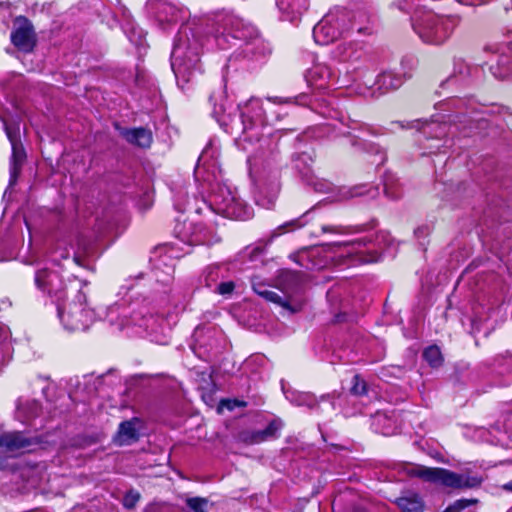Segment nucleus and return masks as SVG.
Masks as SVG:
<instances>
[{"mask_svg": "<svg viewBox=\"0 0 512 512\" xmlns=\"http://www.w3.org/2000/svg\"><path fill=\"white\" fill-rule=\"evenodd\" d=\"M6 466V459L0 456V470L4 469Z\"/></svg>", "mask_w": 512, "mask_h": 512, "instance_id": "obj_35", "label": "nucleus"}, {"mask_svg": "<svg viewBox=\"0 0 512 512\" xmlns=\"http://www.w3.org/2000/svg\"><path fill=\"white\" fill-rule=\"evenodd\" d=\"M302 218H303V216L299 217V218L292 219L290 221H287V222L279 225L271 232V238H276L285 233L293 232L297 229L302 228L305 225L304 222H302Z\"/></svg>", "mask_w": 512, "mask_h": 512, "instance_id": "obj_16", "label": "nucleus"}, {"mask_svg": "<svg viewBox=\"0 0 512 512\" xmlns=\"http://www.w3.org/2000/svg\"><path fill=\"white\" fill-rule=\"evenodd\" d=\"M507 355H509L510 357H512V354L510 352H507Z\"/></svg>", "mask_w": 512, "mask_h": 512, "instance_id": "obj_43", "label": "nucleus"}, {"mask_svg": "<svg viewBox=\"0 0 512 512\" xmlns=\"http://www.w3.org/2000/svg\"><path fill=\"white\" fill-rule=\"evenodd\" d=\"M238 109L240 110L243 133L268 122L263 103L259 98L251 97L243 105L239 104Z\"/></svg>", "mask_w": 512, "mask_h": 512, "instance_id": "obj_4", "label": "nucleus"}, {"mask_svg": "<svg viewBox=\"0 0 512 512\" xmlns=\"http://www.w3.org/2000/svg\"><path fill=\"white\" fill-rule=\"evenodd\" d=\"M407 473L410 477H416L425 482L448 486V470L444 468L416 465Z\"/></svg>", "mask_w": 512, "mask_h": 512, "instance_id": "obj_7", "label": "nucleus"}, {"mask_svg": "<svg viewBox=\"0 0 512 512\" xmlns=\"http://www.w3.org/2000/svg\"><path fill=\"white\" fill-rule=\"evenodd\" d=\"M5 132L8 140L11 143V146H13V144L21 143L18 139L17 131L12 130L8 125H5Z\"/></svg>", "mask_w": 512, "mask_h": 512, "instance_id": "obj_27", "label": "nucleus"}, {"mask_svg": "<svg viewBox=\"0 0 512 512\" xmlns=\"http://www.w3.org/2000/svg\"><path fill=\"white\" fill-rule=\"evenodd\" d=\"M350 393L354 396H364L368 393L367 383L359 374H355L352 378Z\"/></svg>", "mask_w": 512, "mask_h": 512, "instance_id": "obj_18", "label": "nucleus"}, {"mask_svg": "<svg viewBox=\"0 0 512 512\" xmlns=\"http://www.w3.org/2000/svg\"><path fill=\"white\" fill-rule=\"evenodd\" d=\"M73 260H74V262H75L77 265H79V266L81 265V260H80L79 256L74 255Z\"/></svg>", "mask_w": 512, "mask_h": 512, "instance_id": "obj_37", "label": "nucleus"}, {"mask_svg": "<svg viewBox=\"0 0 512 512\" xmlns=\"http://www.w3.org/2000/svg\"><path fill=\"white\" fill-rule=\"evenodd\" d=\"M427 20L433 23V26L421 28L419 30H417V28L414 27L415 31L419 34L420 38L426 43L435 45L443 44L447 38V33L444 25L435 24L434 22L437 19L434 15L431 14L427 15Z\"/></svg>", "mask_w": 512, "mask_h": 512, "instance_id": "obj_9", "label": "nucleus"}, {"mask_svg": "<svg viewBox=\"0 0 512 512\" xmlns=\"http://www.w3.org/2000/svg\"><path fill=\"white\" fill-rule=\"evenodd\" d=\"M350 197H358L364 194L361 187H354L349 191Z\"/></svg>", "mask_w": 512, "mask_h": 512, "instance_id": "obj_30", "label": "nucleus"}, {"mask_svg": "<svg viewBox=\"0 0 512 512\" xmlns=\"http://www.w3.org/2000/svg\"><path fill=\"white\" fill-rule=\"evenodd\" d=\"M506 60H507V59H503V60L501 61V63H500V64H501V65L506 64V62H507Z\"/></svg>", "mask_w": 512, "mask_h": 512, "instance_id": "obj_40", "label": "nucleus"}, {"mask_svg": "<svg viewBox=\"0 0 512 512\" xmlns=\"http://www.w3.org/2000/svg\"><path fill=\"white\" fill-rule=\"evenodd\" d=\"M187 507L193 512H208V499L203 497H190L185 501Z\"/></svg>", "mask_w": 512, "mask_h": 512, "instance_id": "obj_19", "label": "nucleus"}, {"mask_svg": "<svg viewBox=\"0 0 512 512\" xmlns=\"http://www.w3.org/2000/svg\"><path fill=\"white\" fill-rule=\"evenodd\" d=\"M212 101H213V96H212V95H210V96H209V102H210V103H212Z\"/></svg>", "mask_w": 512, "mask_h": 512, "instance_id": "obj_41", "label": "nucleus"}, {"mask_svg": "<svg viewBox=\"0 0 512 512\" xmlns=\"http://www.w3.org/2000/svg\"><path fill=\"white\" fill-rule=\"evenodd\" d=\"M235 289V283L233 281L221 282L216 288V292L220 295H230Z\"/></svg>", "mask_w": 512, "mask_h": 512, "instance_id": "obj_23", "label": "nucleus"}, {"mask_svg": "<svg viewBox=\"0 0 512 512\" xmlns=\"http://www.w3.org/2000/svg\"><path fill=\"white\" fill-rule=\"evenodd\" d=\"M442 512H449L448 507H446Z\"/></svg>", "mask_w": 512, "mask_h": 512, "instance_id": "obj_42", "label": "nucleus"}, {"mask_svg": "<svg viewBox=\"0 0 512 512\" xmlns=\"http://www.w3.org/2000/svg\"><path fill=\"white\" fill-rule=\"evenodd\" d=\"M42 441L39 437L28 436L24 431H12L0 434V448L6 452H16L29 449Z\"/></svg>", "mask_w": 512, "mask_h": 512, "instance_id": "obj_6", "label": "nucleus"}, {"mask_svg": "<svg viewBox=\"0 0 512 512\" xmlns=\"http://www.w3.org/2000/svg\"><path fill=\"white\" fill-rule=\"evenodd\" d=\"M62 258H63V259H67V258H68V253L63 254V255H62Z\"/></svg>", "mask_w": 512, "mask_h": 512, "instance_id": "obj_39", "label": "nucleus"}, {"mask_svg": "<svg viewBox=\"0 0 512 512\" xmlns=\"http://www.w3.org/2000/svg\"><path fill=\"white\" fill-rule=\"evenodd\" d=\"M324 70H326L324 67H315L310 70L307 75L308 82L310 80H315L317 77H322Z\"/></svg>", "mask_w": 512, "mask_h": 512, "instance_id": "obj_28", "label": "nucleus"}, {"mask_svg": "<svg viewBox=\"0 0 512 512\" xmlns=\"http://www.w3.org/2000/svg\"><path fill=\"white\" fill-rule=\"evenodd\" d=\"M36 287L51 297H55L57 301L66 298V286L62 276L54 270L42 268L36 271L34 276Z\"/></svg>", "mask_w": 512, "mask_h": 512, "instance_id": "obj_3", "label": "nucleus"}, {"mask_svg": "<svg viewBox=\"0 0 512 512\" xmlns=\"http://www.w3.org/2000/svg\"><path fill=\"white\" fill-rule=\"evenodd\" d=\"M268 100L273 102V103H275V104H280V103H284L285 102L280 97H268Z\"/></svg>", "mask_w": 512, "mask_h": 512, "instance_id": "obj_33", "label": "nucleus"}, {"mask_svg": "<svg viewBox=\"0 0 512 512\" xmlns=\"http://www.w3.org/2000/svg\"><path fill=\"white\" fill-rule=\"evenodd\" d=\"M201 243H202V241H200V240H190L189 241V244H191V245H196V244H201Z\"/></svg>", "mask_w": 512, "mask_h": 512, "instance_id": "obj_38", "label": "nucleus"}, {"mask_svg": "<svg viewBox=\"0 0 512 512\" xmlns=\"http://www.w3.org/2000/svg\"><path fill=\"white\" fill-rule=\"evenodd\" d=\"M21 170H22V167L10 165V169H9V174H10L9 184L10 185H14L17 182V179L21 173Z\"/></svg>", "mask_w": 512, "mask_h": 512, "instance_id": "obj_26", "label": "nucleus"}, {"mask_svg": "<svg viewBox=\"0 0 512 512\" xmlns=\"http://www.w3.org/2000/svg\"><path fill=\"white\" fill-rule=\"evenodd\" d=\"M503 488L507 491H511L512 492V480L510 482H508L507 484H505L503 486Z\"/></svg>", "mask_w": 512, "mask_h": 512, "instance_id": "obj_36", "label": "nucleus"}, {"mask_svg": "<svg viewBox=\"0 0 512 512\" xmlns=\"http://www.w3.org/2000/svg\"><path fill=\"white\" fill-rule=\"evenodd\" d=\"M445 116H433L430 121L425 122L423 133L430 138L442 139L448 135V124Z\"/></svg>", "mask_w": 512, "mask_h": 512, "instance_id": "obj_12", "label": "nucleus"}, {"mask_svg": "<svg viewBox=\"0 0 512 512\" xmlns=\"http://www.w3.org/2000/svg\"><path fill=\"white\" fill-rule=\"evenodd\" d=\"M481 478L476 476L450 472V488H474L481 484Z\"/></svg>", "mask_w": 512, "mask_h": 512, "instance_id": "obj_14", "label": "nucleus"}, {"mask_svg": "<svg viewBox=\"0 0 512 512\" xmlns=\"http://www.w3.org/2000/svg\"><path fill=\"white\" fill-rule=\"evenodd\" d=\"M422 357L432 368H438L444 362L442 352L435 344L426 347L422 353Z\"/></svg>", "mask_w": 512, "mask_h": 512, "instance_id": "obj_15", "label": "nucleus"}, {"mask_svg": "<svg viewBox=\"0 0 512 512\" xmlns=\"http://www.w3.org/2000/svg\"><path fill=\"white\" fill-rule=\"evenodd\" d=\"M346 320V314L345 313H338L334 316L332 322L333 323H341Z\"/></svg>", "mask_w": 512, "mask_h": 512, "instance_id": "obj_32", "label": "nucleus"}, {"mask_svg": "<svg viewBox=\"0 0 512 512\" xmlns=\"http://www.w3.org/2000/svg\"><path fill=\"white\" fill-rule=\"evenodd\" d=\"M11 43L19 51L32 52L37 45V35L32 22L24 15L14 19V27L10 35Z\"/></svg>", "mask_w": 512, "mask_h": 512, "instance_id": "obj_2", "label": "nucleus"}, {"mask_svg": "<svg viewBox=\"0 0 512 512\" xmlns=\"http://www.w3.org/2000/svg\"><path fill=\"white\" fill-rule=\"evenodd\" d=\"M326 30V26L320 22L318 23L314 29H313V36H314V39L317 43L319 44H327L329 41H332L334 39V35H332L330 38H323L321 39V34L325 35V36H329V31H325Z\"/></svg>", "mask_w": 512, "mask_h": 512, "instance_id": "obj_21", "label": "nucleus"}, {"mask_svg": "<svg viewBox=\"0 0 512 512\" xmlns=\"http://www.w3.org/2000/svg\"><path fill=\"white\" fill-rule=\"evenodd\" d=\"M284 424L281 419H272L266 428L262 430H244L238 435L241 442L246 445L260 444L270 439H276L279 437L278 432L283 428Z\"/></svg>", "mask_w": 512, "mask_h": 512, "instance_id": "obj_5", "label": "nucleus"}, {"mask_svg": "<svg viewBox=\"0 0 512 512\" xmlns=\"http://www.w3.org/2000/svg\"><path fill=\"white\" fill-rule=\"evenodd\" d=\"M253 291L265 299L268 302L277 304L282 307H289V303L287 301H283L282 297L273 290H270L263 283H253L252 285Z\"/></svg>", "mask_w": 512, "mask_h": 512, "instance_id": "obj_13", "label": "nucleus"}, {"mask_svg": "<svg viewBox=\"0 0 512 512\" xmlns=\"http://www.w3.org/2000/svg\"><path fill=\"white\" fill-rule=\"evenodd\" d=\"M401 512H424L425 503L422 497L413 491H405L394 500Z\"/></svg>", "mask_w": 512, "mask_h": 512, "instance_id": "obj_11", "label": "nucleus"}, {"mask_svg": "<svg viewBox=\"0 0 512 512\" xmlns=\"http://www.w3.org/2000/svg\"><path fill=\"white\" fill-rule=\"evenodd\" d=\"M141 423L138 417H132L129 420L122 421L117 430L116 439L120 445H128L137 442L140 438L137 424Z\"/></svg>", "mask_w": 512, "mask_h": 512, "instance_id": "obj_10", "label": "nucleus"}, {"mask_svg": "<svg viewBox=\"0 0 512 512\" xmlns=\"http://www.w3.org/2000/svg\"><path fill=\"white\" fill-rule=\"evenodd\" d=\"M221 404L223 406H226L229 410H233L236 406L237 407H246L247 403L243 400L238 399H222Z\"/></svg>", "mask_w": 512, "mask_h": 512, "instance_id": "obj_25", "label": "nucleus"}, {"mask_svg": "<svg viewBox=\"0 0 512 512\" xmlns=\"http://www.w3.org/2000/svg\"><path fill=\"white\" fill-rule=\"evenodd\" d=\"M493 74L495 75V77H498V78H505L508 73L507 72H501V71H494Z\"/></svg>", "mask_w": 512, "mask_h": 512, "instance_id": "obj_34", "label": "nucleus"}, {"mask_svg": "<svg viewBox=\"0 0 512 512\" xmlns=\"http://www.w3.org/2000/svg\"><path fill=\"white\" fill-rule=\"evenodd\" d=\"M289 258L300 267L309 268L307 264L308 255L306 253H293Z\"/></svg>", "mask_w": 512, "mask_h": 512, "instance_id": "obj_24", "label": "nucleus"}, {"mask_svg": "<svg viewBox=\"0 0 512 512\" xmlns=\"http://www.w3.org/2000/svg\"><path fill=\"white\" fill-rule=\"evenodd\" d=\"M78 303L69 306V310L57 305V313L64 327L70 331H85L92 323L93 313L86 308V295L81 289L78 291Z\"/></svg>", "mask_w": 512, "mask_h": 512, "instance_id": "obj_1", "label": "nucleus"}, {"mask_svg": "<svg viewBox=\"0 0 512 512\" xmlns=\"http://www.w3.org/2000/svg\"><path fill=\"white\" fill-rule=\"evenodd\" d=\"M141 496L140 493L134 489L128 490L122 499V504L124 508L128 510H132L136 507L137 503L139 502Z\"/></svg>", "mask_w": 512, "mask_h": 512, "instance_id": "obj_20", "label": "nucleus"}, {"mask_svg": "<svg viewBox=\"0 0 512 512\" xmlns=\"http://www.w3.org/2000/svg\"><path fill=\"white\" fill-rule=\"evenodd\" d=\"M476 502V499L457 500L452 505H450V512H460L464 508L468 507L469 505L475 504Z\"/></svg>", "mask_w": 512, "mask_h": 512, "instance_id": "obj_22", "label": "nucleus"}, {"mask_svg": "<svg viewBox=\"0 0 512 512\" xmlns=\"http://www.w3.org/2000/svg\"><path fill=\"white\" fill-rule=\"evenodd\" d=\"M120 135L131 145L142 149H148L153 143V135L150 129L145 127L122 128L115 125Z\"/></svg>", "mask_w": 512, "mask_h": 512, "instance_id": "obj_8", "label": "nucleus"}, {"mask_svg": "<svg viewBox=\"0 0 512 512\" xmlns=\"http://www.w3.org/2000/svg\"><path fill=\"white\" fill-rule=\"evenodd\" d=\"M459 3L465 4V5H477L484 3L486 0H457Z\"/></svg>", "mask_w": 512, "mask_h": 512, "instance_id": "obj_31", "label": "nucleus"}, {"mask_svg": "<svg viewBox=\"0 0 512 512\" xmlns=\"http://www.w3.org/2000/svg\"><path fill=\"white\" fill-rule=\"evenodd\" d=\"M10 165L22 167L26 160V152L21 143L13 144Z\"/></svg>", "mask_w": 512, "mask_h": 512, "instance_id": "obj_17", "label": "nucleus"}, {"mask_svg": "<svg viewBox=\"0 0 512 512\" xmlns=\"http://www.w3.org/2000/svg\"><path fill=\"white\" fill-rule=\"evenodd\" d=\"M467 70L468 67L460 59H454V71L456 74H463Z\"/></svg>", "mask_w": 512, "mask_h": 512, "instance_id": "obj_29", "label": "nucleus"}]
</instances>
